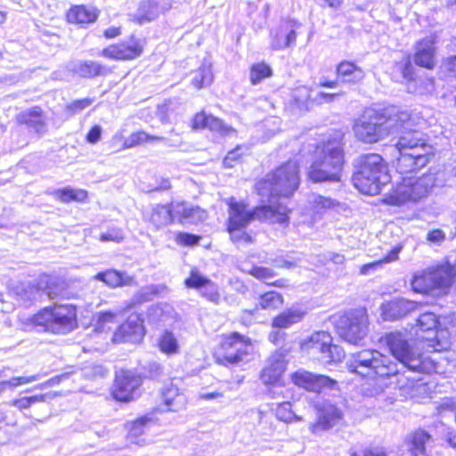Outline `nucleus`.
<instances>
[{
	"label": "nucleus",
	"mask_w": 456,
	"mask_h": 456,
	"mask_svg": "<svg viewBox=\"0 0 456 456\" xmlns=\"http://www.w3.org/2000/svg\"><path fill=\"white\" fill-rule=\"evenodd\" d=\"M406 116L403 122H396L392 134L397 136L395 148L399 152L396 169L408 174L424 167L432 155V146L421 129L426 121L414 110H397V117Z\"/></svg>",
	"instance_id": "nucleus-1"
},
{
	"label": "nucleus",
	"mask_w": 456,
	"mask_h": 456,
	"mask_svg": "<svg viewBox=\"0 0 456 456\" xmlns=\"http://www.w3.org/2000/svg\"><path fill=\"white\" fill-rule=\"evenodd\" d=\"M447 182L445 170L435 168L420 176H404L387 195L390 205L418 204L427 199L436 188L444 187Z\"/></svg>",
	"instance_id": "nucleus-2"
},
{
	"label": "nucleus",
	"mask_w": 456,
	"mask_h": 456,
	"mask_svg": "<svg viewBox=\"0 0 456 456\" xmlns=\"http://www.w3.org/2000/svg\"><path fill=\"white\" fill-rule=\"evenodd\" d=\"M344 165V151L339 139H329L318 145L308 168L313 182H339Z\"/></svg>",
	"instance_id": "nucleus-3"
},
{
	"label": "nucleus",
	"mask_w": 456,
	"mask_h": 456,
	"mask_svg": "<svg viewBox=\"0 0 456 456\" xmlns=\"http://www.w3.org/2000/svg\"><path fill=\"white\" fill-rule=\"evenodd\" d=\"M405 117H397V110L379 111L368 109L354 120L353 131L361 142H378L392 134L396 122H403L402 118Z\"/></svg>",
	"instance_id": "nucleus-4"
},
{
	"label": "nucleus",
	"mask_w": 456,
	"mask_h": 456,
	"mask_svg": "<svg viewBox=\"0 0 456 456\" xmlns=\"http://www.w3.org/2000/svg\"><path fill=\"white\" fill-rule=\"evenodd\" d=\"M299 184L298 165L296 161H288L256 185L263 202L278 206L273 200L276 197H289Z\"/></svg>",
	"instance_id": "nucleus-5"
},
{
	"label": "nucleus",
	"mask_w": 456,
	"mask_h": 456,
	"mask_svg": "<svg viewBox=\"0 0 456 456\" xmlns=\"http://www.w3.org/2000/svg\"><path fill=\"white\" fill-rule=\"evenodd\" d=\"M390 179L387 165L379 154L362 156L358 169L353 175L354 185L368 195L379 194Z\"/></svg>",
	"instance_id": "nucleus-6"
},
{
	"label": "nucleus",
	"mask_w": 456,
	"mask_h": 456,
	"mask_svg": "<svg viewBox=\"0 0 456 456\" xmlns=\"http://www.w3.org/2000/svg\"><path fill=\"white\" fill-rule=\"evenodd\" d=\"M229 207L228 228H245L256 219L280 224H288L289 221V209L282 203H279L278 206L263 205L253 210H248L244 203L231 200Z\"/></svg>",
	"instance_id": "nucleus-7"
},
{
	"label": "nucleus",
	"mask_w": 456,
	"mask_h": 456,
	"mask_svg": "<svg viewBox=\"0 0 456 456\" xmlns=\"http://www.w3.org/2000/svg\"><path fill=\"white\" fill-rule=\"evenodd\" d=\"M346 365L350 372L369 379L387 378L398 373L396 362L387 355L373 349L352 354Z\"/></svg>",
	"instance_id": "nucleus-8"
},
{
	"label": "nucleus",
	"mask_w": 456,
	"mask_h": 456,
	"mask_svg": "<svg viewBox=\"0 0 456 456\" xmlns=\"http://www.w3.org/2000/svg\"><path fill=\"white\" fill-rule=\"evenodd\" d=\"M384 341L391 354L409 370L424 373L434 369L432 361L411 346L405 334L390 332L385 336Z\"/></svg>",
	"instance_id": "nucleus-9"
},
{
	"label": "nucleus",
	"mask_w": 456,
	"mask_h": 456,
	"mask_svg": "<svg viewBox=\"0 0 456 456\" xmlns=\"http://www.w3.org/2000/svg\"><path fill=\"white\" fill-rule=\"evenodd\" d=\"M28 321L45 331L67 333L77 327V311L72 305H59L44 308Z\"/></svg>",
	"instance_id": "nucleus-10"
},
{
	"label": "nucleus",
	"mask_w": 456,
	"mask_h": 456,
	"mask_svg": "<svg viewBox=\"0 0 456 456\" xmlns=\"http://www.w3.org/2000/svg\"><path fill=\"white\" fill-rule=\"evenodd\" d=\"M301 352L313 361L322 363L340 362L344 349L333 344V338L328 331L318 330L303 338L300 342Z\"/></svg>",
	"instance_id": "nucleus-11"
},
{
	"label": "nucleus",
	"mask_w": 456,
	"mask_h": 456,
	"mask_svg": "<svg viewBox=\"0 0 456 456\" xmlns=\"http://www.w3.org/2000/svg\"><path fill=\"white\" fill-rule=\"evenodd\" d=\"M369 319L365 311L354 310L340 316L336 322L337 332L350 344H358L368 334Z\"/></svg>",
	"instance_id": "nucleus-12"
},
{
	"label": "nucleus",
	"mask_w": 456,
	"mask_h": 456,
	"mask_svg": "<svg viewBox=\"0 0 456 456\" xmlns=\"http://www.w3.org/2000/svg\"><path fill=\"white\" fill-rule=\"evenodd\" d=\"M221 350L222 352L218 356L219 361L227 364L237 365L249 360L253 346L248 340H245L238 333H232L224 338Z\"/></svg>",
	"instance_id": "nucleus-13"
},
{
	"label": "nucleus",
	"mask_w": 456,
	"mask_h": 456,
	"mask_svg": "<svg viewBox=\"0 0 456 456\" xmlns=\"http://www.w3.org/2000/svg\"><path fill=\"white\" fill-rule=\"evenodd\" d=\"M287 368L286 361L280 354L271 355L267 361L265 367L263 369L260 379L265 385H272L273 388L269 389V395L273 398H278L281 395L282 398L286 396L283 392L276 391L277 388H282L281 384V378Z\"/></svg>",
	"instance_id": "nucleus-14"
},
{
	"label": "nucleus",
	"mask_w": 456,
	"mask_h": 456,
	"mask_svg": "<svg viewBox=\"0 0 456 456\" xmlns=\"http://www.w3.org/2000/svg\"><path fill=\"white\" fill-rule=\"evenodd\" d=\"M291 379L295 385L316 393L333 390L338 386L337 381L328 376L316 375L305 370L296 371L292 374Z\"/></svg>",
	"instance_id": "nucleus-15"
},
{
	"label": "nucleus",
	"mask_w": 456,
	"mask_h": 456,
	"mask_svg": "<svg viewBox=\"0 0 456 456\" xmlns=\"http://www.w3.org/2000/svg\"><path fill=\"white\" fill-rule=\"evenodd\" d=\"M170 8V0H143L140 2L137 10L129 17L132 21L142 25L156 20L160 13Z\"/></svg>",
	"instance_id": "nucleus-16"
},
{
	"label": "nucleus",
	"mask_w": 456,
	"mask_h": 456,
	"mask_svg": "<svg viewBox=\"0 0 456 456\" xmlns=\"http://www.w3.org/2000/svg\"><path fill=\"white\" fill-rule=\"evenodd\" d=\"M316 409L318 419L309 426L310 431L314 434L328 430L342 419L343 413L341 410L330 402H322L316 406Z\"/></svg>",
	"instance_id": "nucleus-17"
},
{
	"label": "nucleus",
	"mask_w": 456,
	"mask_h": 456,
	"mask_svg": "<svg viewBox=\"0 0 456 456\" xmlns=\"http://www.w3.org/2000/svg\"><path fill=\"white\" fill-rule=\"evenodd\" d=\"M144 336L142 320L136 314H132L114 332L112 341L114 343H138Z\"/></svg>",
	"instance_id": "nucleus-18"
},
{
	"label": "nucleus",
	"mask_w": 456,
	"mask_h": 456,
	"mask_svg": "<svg viewBox=\"0 0 456 456\" xmlns=\"http://www.w3.org/2000/svg\"><path fill=\"white\" fill-rule=\"evenodd\" d=\"M141 385L139 376L130 370H120L116 375L113 396L116 400L128 402Z\"/></svg>",
	"instance_id": "nucleus-19"
},
{
	"label": "nucleus",
	"mask_w": 456,
	"mask_h": 456,
	"mask_svg": "<svg viewBox=\"0 0 456 456\" xmlns=\"http://www.w3.org/2000/svg\"><path fill=\"white\" fill-rule=\"evenodd\" d=\"M142 43L131 37L127 42L110 45L102 51L101 55L112 60L126 61L139 57L142 53Z\"/></svg>",
	"instance_id": "nucleus-20"
},
{
	"label": "nucleus",
	"mask_w": 456,
	"mask_h": 456,
	"mask_svg": "<svg viewBox=\"0 0 456 456\" xmlns=\"http://www.w3.org/2000/svg\"><path fill=\"white\" fill-rule=\"evenodd\" d=\"M436 296L447 295L454 283L456 268L448 262L431 265Z\"/></svg>",
	"instance_id": "nucleus-21"
},
{
	"label": "nucleus",
	"mask_w": 456,
	"mask_h": 456,
	"mask_svg": "<svg viewBox=\"0 0 456 456\" xmlns=\"http://www.w3.org/2000/svg\"><path fill=\"white\" fill-rule=\"evenodd\" d=\"M421 305L406 298H395L382 305V315L387 321H395L418 310Z\"/></svg>",
	"instance_id": "nucleus-22"
},
{
	"label": "nucleus",
	"mask_w": 456,
	"mask_h": 456,
	"mask_svg": "<svg viewBox=\"0 0 456 456\" xmlns=\"http://www.w3.org/2000/svg\"><path fill=\"white\" fill-rule=\"evenodd\" d=\"M19 124L26 125L39 135L45 134L47 128L46 118L39 107L25 110L16 116Z\"/></svg>",
	"instance_id": "nucleus-23"
},
{
	"label": "nucleus",
	"mask_w": 456,
	"mask_h": 456,
	"mask_svg": "<svg viewBox=\"0 0 456 456\" xmlns=\"http://www.w3.org/2000/svg\"><path fill=\"white\" fill-rule=\"evenodd\" d=\"M336 75L343 84L355 86L363 82L366 72L355 62L344 60L337 64Z\"/></svg>",
	"instance_id": "nucleus-24"
},
{
	"label": "nucleus",
	"mask_w": 456,
	"mask_h": 456,
	"mask_svg": "<svg viewBox=\"0 0 456 456\" xmlns=\"http://www.w3.org/2000/svg\"><path fill=\"white\" fill-rule=\"evenodd\" d=\"M432 37H426L416 43L413 61L416 65L432 69L435 67L436 48Z\"/></svg>",
	"instance_id": "nucleus-25"
},
{
	"label": "nucleus",
	"mask_w": 456,
	"mask_h": 456,
	"mask_svg": "<svg viewBox=\"0 0 456 456\" xmlns=\"http://www.w3.org/2000/svg\"><path fill=\"white\" fill-rule=\"evenodd\" d=\"M144 218L156 229L166 226L176 218L174 213V205L158 204L151 208L149 214L144 216Z\"/></svg>",
	"instance_id": "nucleus-26"
},
{
	"label": "nucleus",
	"mask_w": 456,
	"mask_h": 456,
	"mask_svg": "<svg viewBox=\"0 0 456 456\" xmlns=\"http://www.w3.org/2000/svg\"><path fill=\"white\" fill-rule=\"evenodd\" d=\"M174 213L181 223L197 224L207 219V211L198 206H189L184 203L174 205Z\"/></svg>",
	"instance_id": "nucleus-27"
},
{
	"label": "nucleus",
	"mask_w": 456,
	"mask_h": 456,
	"mask_svg": "<svg viewBox=\"0 0 456 456\" xmlns=\"http://www.w3.org/2000/svg\"><path fill=\"white\" fill-rule=\"evenodd\" d=\"M411 285L413 291L417 293L436 296L431 266L416 272L412 276Z\"/></svg>",
	"instance_id": "nucleus-28"
},
{
	"label": "nucleus",
	"mask_w": 456,
	"mask_h": 456,
	"mask_svg": "<svg viewBox=\"0 0 456 456\" xmlns=\"http://www.w3.org/2000/svg\"><path fill=\"white\" fill-rule=\"evenodd\" d=\"M430 439L431 436L428 432L419 429L409 434L404 443L411 456H424L426 454V444Z\"/></svg>",
	"instance_id": "nucleus-29"
},
{
	"label": "nucleus",
	"mask_w": 456,
	"mask_h": 456,
	"mask_svg": "<svg viewBox=\"0 0 456 456\" xmlns=\"http://www.w3.org/2000/svg\"><path fill=\"white\" fill-rule=\"evenodd\" d=\"M98 12L95 8L86 5H75L67 13L69 23L88 24L96 20Z\"/></svg>",
	"instance_id": "nucleus-30"
},
{
	"label": "nucleus",
	"mask_w": 456,
	"mask_h": 456,
	"mask_svg": "<svg viewBox=\"0 0 456 456\" xmlns=\"http://www.w3.org/2000/svg\"><path fill=\"white\" fill-rule=\"evenodd\" d=\"M162 400L167 411H178L185 406V397L176 386L170 384L162 390Z\"/></svg>",
	"instance_id": "nucleus-31"
},
{
	"label": "nucleus",
	"mask_w": 456,
	"mask_h": 456,
	"mask_svg": "<svg viewBox=\"0 0 456 456\" xmlns=\"http://www.w3.org/2000/svg\"><path fill=\"white\" fill-rule=\"evenodd\" d=\"M192 76L191 84L197 89L210 86L214 80L212 62L204 59L200 66L192 72Z\"/></svg>",
	"instance_id": "nucleus-32"
},
{
	"label": "nucleus",
	"mask_w": 456,
	"mask_h": 456,
	"mask_svg": "<svg viewBox=\"0 0 456 456\" xmlns=\"http://www.w3.org/2000/svg\"><path fill=\"white\" fill-rule=\"evenodd\" d=\"M439 325V321L437 316L433 313H424L419 315L417 320L416 326L419 329V330L423 332H430L434 334V337L427 338L428 340L434 342L436 341L437 345H440V340L438 338V330L437 327Z\"/></svg>",
	"instance_id": "nucleus-33"
},
{
	"label": "nucleus",
	"mask_w": 456,
	"mask_h": 456,
	"mask_svg": "<svg viewBox=\"0 0 456 456\" xmlns=\"http://www.w3.org/2000/svg\"><path fill=\"white\" fill-rule=\"evenodd\" d=\"M73 71L83 77H93L107 75L110 72V69L98 62L87 61L76 63Z\"/></svg>",
	"instance_id": "nucleus-34"
},
{
	"label": "nucleus",
	"mask_w": 456,
	"mask_h": 456,
	"mask_svg": "<svg viewBox=\"0 0 456 456\" xmlns=\"http://www.w3.org/2000/svg\"><path fill=\"white\" fill-rule=\"evenodd\" d=\"M305 316V312L298 308H289L279 315L273 321L274 329H287L291 325L299 322Z\"/></svg>",
	"instance_id": "nucleus-35"
},
{
	"label": "nucleus",
	"mask_w": 456,
	"mask_h": 456,
	"mask_svg": "<svg viewBox=\"0 0 456 456\" xmlns=\"http://www.w3.org/2000/svg\"><path fill=\"white\" fill-rule=\"evenodd\" d=\"M153 422L152 419L143 416L127 423L128 438L134 444H141L144 442L140 436H142L150 425Z\"/></svg>",
	"instance_id": "nucleus-36"
},
{
	"label": "nucleus",
	"mask_w": 456,
	"mask_h": 456,
	"mask_svg": "<svg viewBox=\"0 0 456 456\" xmlns=\"http://www.w3.org/2000/svg\"><path fill=\"white\" fill-rule=\"evenodd\" d=\"M402 249H403L402 244H397L382 259L362 265L360 268V274L361 275L371 274V273H375L376 271H378L379 268H381V266L384 263H391V262L396 261L399 258V254L402 251Z\"/></svg>",
	"instance_id": "nucleus-37"
},
{
	"label": "nucleus",
	"mask_w": 456,
	"mask_h": 456,
	"mask_svg": "<svg viewBox=\"0 0 456 456\" xmlns=\"http://www.w3.org/2000/svg\"><path fill=\"white\" fill-rule=\"evenodd\" d=\"M96 280L102 281L110 287H118L126 285L128 277L123 273L116 270H108L103 273H99L94 277Z\"/></svg>",
	"instance_id": "nucleus-38"
},
{
	"label": "nucleus",
	"mask_w": 456,
	"mask_h": 456,
	"mask_svg": "<svg viewBox=\"0 0 456 456\" xmlns=\"http://www.w3.org/2000/svg\"><path fill=\"white\" fill-rule=\"evenodd\" d=\"M52 394H42L32 396H24L17 398L8 402L7 403L11 406L16 407L20 411L29 409L33 404L37 403L45 402L49 398H53Z\"/></svg>",
	"instance_id": "nucleus-39"
},
{
	"label": "nucleus",
	"mask_w": 456,
	"mask_h": 456,
	"mask_svg": "<svg viewBox=\"0 0 456 456\" xmlns=\"http://www.w3.org/2000/svg\"><path fill=\"white\" fill-rule=\"evenodd\" d=\"M283 304L282 296L276 291H269L261 295L258 298L257 305L262 309L274 310Z\"/></svg>",
	"instance_id": "nucleus-40"
},
{
	"label": "nucleus",
	"mask_w": 456,
	"mask_h": 456,
	"mask_svg": "<svg viewBox=\"0 0 456 456\" xmlns=\"http://www.w3.org/2000/svg\"><path fill=\"white\" fill-rule=\"evenodd\" d=\"M272 69L265 62L253 64L250 68L249 78L252 85L259 84L263 79L272 76Z\"/></svg>",
	"instance_id": "nucleus-41"
},
{
	"label": "nucleus",
	"mask_w": 456,
	"mask_h": 456,
	"mask_svg": "<svg viewBox=\"0 0 456 456\" xmlns=\"http://www.w3.org/2000/svg\"><path fill=\"white\" fill-rule=\"evenodd\" d=\"M275 415L281 421L291 423L294 421H301L302 418L297 416L291 410V403L289 402H282L278 403L275 409Z\"/></svg>",
	"instance_id": "nucleus-42"
},
{
	"label": "nucleus",
	"mask_w": 456,
	"mask_h": 456,
	"mask_svg": "<svg viewBox=\"0 0 456 456\" xmlns=\"http://www.w3.org/2000/svg\"><path fill=\"white\" fill-rule=\"evenodd\" d=\"M55 194L62 202H69L71 200L82 202L87 198V191L82 189L64 188L58 190Z\"/></svg>",
	"instance_id": "nucleus-43"
},
{
	"label": "nucleus",
	"mask_w": 456,
	"mask_h": 456,
	"mask_svg": "<svg viewBox=\"0 0 456 456\" xmlns=\"http://www.w3.org/2000/svg\"><path fill=\"white\" fill-rule=\"evenodd\" d=\"M159 346L161 352L167 354H174L178 352L179 346L175 335L166 330L160 337Z\"/></svg>",
	"instance_id": "nucleus-44"
},
{
	"label": "nucleus",
	"mask_w": 456,
	"mask_h": 456,
	"mask_svg": "<svg viewBox=\"0 0 456 456\" xmlns=\"http://www.w3.org/2000/svg\"><path fill=\"white\" fill-rule=\"evenodd\" d=\"M281 34L282 37H285L284 41H280V39H273L272 41V48L273 50H281L287 47L293 45L297 39V34L294 29L288 30L284 27H281Z\"/></svg>",
	"instance_id": "nucleus-45"
},
{
	"label": "nucleus",
	"mask_w": 456,
	"mask_h": 456,
	"mask_svg": "<svg viewBox=\"0 0 456 456\" xmlns=\"http://www.w3.org/2000/svg\"><path fill=\"white\" fill-rule=\"evenodd\" d=\"M208 128L224 136H232L236 134V130L233 127L226 125L223 120L214 116H208Z\"/></svg>",
	"instance_id": "nucleus-46"
},
{
	"label": "nucleus",
	"mask_w": 456,
	"mask_h": 456,
	"mask_svg": "<svg viewBox=\"0 0 456 456\" xmlns=\"http://www.w3.org/2000/svg\"><path fill=\"white\" fill-rule=\"evenodd\" d=\"M309 202L316 213H322L335 206V201L332 199L315 194L311 196Z\"/></svg>",
	"instance_id": "nucleus-47"
},
{
	"label": "nucleus",
	"mask_w": 456,
	"mask_h": 456,
	"mask_svg": "<svg viewBox=\"0 0 456 456\" xmlns=\"http://www.w3.org/2000/svg\"><path fill=\"white\" fill-rule=\"evenodd\" d=\"M149 142V134L143 131H138L131 134L123 143L124 149H130L142 145Z\"/></svg>",
	"instance_id": "nucleus-48"
},
{
	"label": "nucleus",
	"mask_w": 456,
	"mask_h": 456,
	"mask_svg": "<svg viewBox=\"0 0 456 456\" xmlns=\"http://www.w3.org/2000/svg\"><path fill=\"white\" fill-rule=\"evenodd\" d=\"M247 272L256 279L264 281L267 284L269 283L267 281L275 276L273 269L264 266L254 265Z\"/></svg>",
	"instance_id": "nucleus-49"
},
{
	"label": "nucleus",
	"mask_w": 456,
	"mask_h": 456,
	"mask_svg": "<svg viewBox=\"0 0 456 456\" xmlns=\"http://www.w3.org/2000/svg\"><path fill=\"white\" fill-rule=\"evenodd\" d=\"M117 314L113 312L102 313L98 318L96 329L100 331H107L111 330L110 324L115 323Z\"/></svg>",
	"instance_id": "nucleus-50"
},
{
	"label": "nucleus",
	"mask_w": 456,
	"mask_h": 456,
	"mask_svg": "<svg viewBox=\"0 0 456 456\" xmlns=\"http://www.w3.org/2000/svg\"><path fill=\"white\" fill-rule=\"evenodd\" d=\"M201 295L206 297L210 302H213L215 304H218L220 300V294L218 292L217 286L212 282L210 280H208V282H207L202 288H201Z\"/></svg>",
	"instance_id": "nucleus-51"
},
{
	"label": "nucleus",
	"mask_w": 456,
	"mask_h": 456,
	"mask_svg": "<svg viewBox=\"0 0 456 456\" xmlns=\"http://www.w3.org/2000/svg\"><path fill=\"white\" fill-rule=\"evenodd\" d=\"M311 90L306 86H301L294 91L293 97L300 108L308 109Z\"/></svg>",
	"instance_id": "nucleus-52"
},
{
	"label": "nucleus",
	"mask_w": 456,
	"mask_h": 456,
	"mask_svg": "<svg viewBox=\"0 0 456 456\" xmlns=\"http://www.w3.org/2000/svg\"><path fill=\"white\" fill-rule=\"evenodd\" d=\"M39 379V375H32V376H20V377H12L8 380H4L6 389H14L20 386H23L33 381H36Z\"/></svg>",
	"instance_id": "nucleus-53"
},
{
	"label": "nucleus",
	"mask_w": 456,
	"mask_h": 456,
	"mask_svg": "<svg viewBox=\"0 0 456 456\" xmlns=\"http://www.w3.org/2000/svg\"><path fill=\"white\" fill-rule=\"evenodd\" d=\"M247 149L243 146H237L235 149L229 151L224 159L223 164L225 167H232L240 161L241 156L245 153Z\"/></svg>",
	"instance_id": "nucleus-54"
},
{
	"label": "nucleus",
	"mask_w": 456,
	"mask_h": 456,
	"mask_svg": "<svg viewBox=\"0 0 456 456\" xmlns=\"http://www.w3.org/2000/svg\"><path fill=\"white\" fill-rule=\"evenodd\" d=\"M208 278L202 276L197 270L191 272V276L185 280V285L188 288L201 289L207 282Z\"/></svg>",
	"instance_id": "nucleus-55"
},
{
	"label": "nucleus",
	"mask_w": 456,
	"mask_h": 456,
	"mask_svg": "<svg viewBox=\"0 0 456 456\" xmlns=\"http://www.w3.org/2000/svg\"><path fill=\"white\" fill-rule=\"evenodd\" d=\"M243 228H228L231 239L234 242L253 243L251 235L242 230Z\"/></svg>",
	"instance_id": "nucleus-56"
},
{
	"label": "nucleus",
	"mask_w": 456,
	"mask_h": 456,
	"mask_svg": "<svg viewBox=\"0 0 456 456\" xmlns=\"http://www.w3.org/2000/svg\"><path fill=\"white\" fill-rule=\"evenodd\" d=\"M93 100L90 98H84L76 100L66 106V110L71 114H77L86 109L93 103Z\"/></svg>",
	"instance_id": "nucleus-57"
},
{
	"label": "nucleus",
	"mask_w": 456,
	"mask_h": 456,
	"mask_svg": "<svg viewBox=\"0 0 456 456\" xmlns=\"http://www.w3.org/2000/svg\"><path fill=\"white\" fill-rule=\"evenodd\" d=\"M445 232L440 229L428 231L427 233V240L433 245H441L445 240Z\"/></svg>",
	"instance_id": "nucleus-58"
},
{
	"label": "nucleus",
	"mask_w": 456,
	"mask_h": 456,
	"mask_svg": "<svg viewBox=\"0 0 456 456\" xmlns=\"http://www.w3.org/2000/svg\"><path fill=\"white\" fill-rule=\"evenodd\" d=\"M200 240V237L185 232H179L176 236V242L183 246L197 245Z\"/></svg>",
	"instance_id": "nucleus-59"
},
{
	"label": "nucleus",
	"mask_w": 456,
	"mask_h": 456,
	"mask_svg": "<svg viewBox=\"0 0 456 456\" xmlns=\"http://www.w3.org/2000/svg\"><path fill=\"white\" fill-rule=\"evenodd\" d=\"M441 69L450 76L456 77V56L444 59L441 64Z\"/></svg>",
	"instance_id": "nucleus-60"
},
{
	"label": "nucleus",
	"mask_w": 456,
	"mask_h": 456,
	"mask_svg": "<svg viewBox=\"0 0 456 456\" xmlns=\"http://www.w3.org/2000/svg\"><path fill=\"white\" fill-rule=\"evenodd\" d=\"M124 239V236L120 230H110L101 235L100 240L102 241H114L120 242Z\"/></svg>",
	"instance_id": "nucleus-61"
},
{
	"label": "nucleus",
	"mask_w": 456,
	"mask_h": 456,
	"mask_svg": "<svg viewBox=\"0 0 456 456\" xmlns=\"http://www.w3.org/2000/svg\"><path fill=\"white\" fill-rule=\"evenodd\" d=\"M208 116L205 113H198L195 115L193 118L192 126L195 129L208 127Z\"/></svg>",
	"instance_id": "nucleus-62"
},
{
	"label": "nucleus",
	"mask_w": 456,
	"mask_h": 456,
	"mask_svg": "<svg viewBox=\"0 0 456 456\" xmlns=\"http://www.w3.org/2000/svg\"><path fill=\"white\" fill-rule=\"evenodd\" d=\"M286 337V333L279 329L273 330L269 334V340L274 345L281 344Z\"/></svg>",
	"instance_id": "nucleus-63"
},
{
	"label": "nucleus",
	"mask_w": 456,
	"mask_h": 456,
	"mask_svg": "<svg viewBox=\"0 0 456 456\" xmlns=\"http://www.w3.org/2000/svg\"><path fill=\"white\" fill-rule=\"evenodd\" d=\"M101 134H102V127L100 126H94L88 132V134L86 135V140L88 142L94 144L100 140Z\"/></svg>",
	"instance_id": "nucleus-64"
}]
</instances>
